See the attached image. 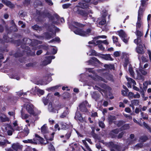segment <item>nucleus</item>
I'll list each match as a JSON object with an SVG mask.
<instances>
[{
	"mask_svg": "<svg viewBox=\"0 0 151 151\" xmlns=\"http://www.w3.org/2000/svg\"><path fill=\"white\" fill-rule=\"evenodd\" d=\"M41 16L43 18L48 17L50 19V21L54 24H57L59 19V16L57 14H55L54 15V16H52L47 11H45L42 13Z\"/></svg>",
	"mask_w": 151,
	"mask_h": 151,
	"instance_id": "obj_1",
	"label": "nucleus"
},
{
	"mask_svg": "<svg viewBox=\"0 0 151 151\" xmlns=\"http://www.w3.org/2000/svg\"><path fill=\"white\" fill-rule=\"evenodd\" d=\"M85 9H86L85 10H82L80 9L79 7H77L76 8V12L77 13L81 15L83 17H87L89 13H93L92 10L89 7H88V8Z\"/></svg>",
	"mask_w": 151,
	"mask_h": 151,
	"instance_id": "obj_2",
	"label": "nucleus"
},
{
	"mask_svg": "<svg viewBox=\"0 0 151 151\" xmlns=\"http://www.w3.org/2000/svg\"><path fill=\"white\" fill-rule=\"evenodd\" d=\"M91 29H88L85 31L82 29H78L74 31V32L76 34L78 35L83 36H86L89 35L91 32Z\"/></svg>",
	"mask_w": 151,
	"mask_h": 151,
	"instance_id": "obj_3",
	"label": "nucleus"
},
{
	"mask_svg": "<svg viewBox=\"0 0 151 151\" xmlns=\"http://www.w3.org/2000/svg\"><path fill=\"white\" fill-rule=\"evenodd\" d=\"M106 145L107 147L110 148H114L116 150L115 151L114 149H111V151H123L122 150V147L121 146L114 145V143L112 142L107 143Z\"/></svg>",
	"mask_w": 151,
	"mask_h": 151,
	"instance_id": "obj_4",
	"label": "nucleus"
},
{
	"mask_svg": "<svg viewBox=\"0 0 151 151\" xmlns=\"http://www.w3.org/2000/svg\"><path fill=\"white\" fill-rule=\"evenodd\" d=\"M80 110L82 112H86L88 111L86 107L88 106V107H91V105H89L86 101L83 102L79 105Z\"/></svg>",
	"mask_w": 151,
	"mask_h": 151,
	"instance_id": "obj_5",
	"label": "nucleus"
},
{
	"mask_svg": "<svg viewBox=\"0 0 151 151\" xmlns=\"http://www.w3.org/2000/svg\"><path fill=\"white\" fill-rule=\"evenodd\" d=\"M136 139L134 138V134H132L130 135L129 137L126 140V144L128 145H130L134 144L136 141Z\"/></svg>",
	"mask_w": 151,
	"mask_h": 151,
	"instance_id": "obj_6",
	"label": "nucleus"
},
{
	"mask_svg": "<svg viewBox=\"0 0 151 151\" xmlns=\"http://www.w3.org/2000/svg\"><path fill=\"white\" fill-rule=\"evenodd\" d=\"M91 0H82V2H80L78 3L79 7L83 9L88 8V3Z\"/></svg>",
	"mask_w": 151,
	"mask_h": 151,
	"instance_id": "obj_7",
	"label": "nucleus"
},
{
	"mask_svg": "<svg viewBox=\"0 0 151 151\" xmlns=\"http://www.w3.org/2000/svg\"><path fill=\"white\" fill-rule=\"evenodd\" d=\"M55 57V56H52L45 57V59L42 63V65H46L51 63V60L54 59Z\"/></svg>",
	"mask_w": 151,
	"mask_h": 151,
	"instance_id": "obj_8",
	"label": "nucleus"
},
{
	"mask_svg": "<svg viewBox=\"0 0 151 151\" xmlns=\"http://www.w3.org/2000/svg\"><path fill=\"white\" fill-rule=\"evenodd\" d=\"M136 74L134 76V78L136 80H141L143 81L145 80V77L141 74L139 70H136Z\"/></svg>",
	"mask_w": 151,
	"mask_h": 151,
	"instance_id": "obj_9",
	"label": "nucleus"
},
{
	"mask_svg": "<svg viewBox=\"0 0 151 151\" xmlns=\"http://www.w3.org/2000/svg\"><path fill=\"white\" fill-rule=\"evenodd\" d=\"M123 56L124 58V66L125 68H127V65L129 63V57L128 55L123 53Z\"/></svg>",
	"mask_w": 151,
	"mask_h": 151,
	"instance_id": "obj_10",
	"label": "nucleus"
},
{
	"mask_svg": "<svg viewBox=\"0 0 151 151\" xmlns=\"http://www.w3.org/2000/svg\"><path fill=\"white\" fill-rule=\"evenodd\" d=\"M34 106L32 105L27 104L26 106V109L28 112L31 114H35L34 111Z\"/></svg>",
	"mask_w": 151,
	"mask_h": 151,
	"instance_id": "obj_11",
	"label": "nucleus"
},
{
	"mask_svg": "<svg viewBox=\"0 0 151 151\" xmlns=\"http://www.w3.org/2000/svg\"><path fill=\"white\" fill-rule=\"evenodd\" d=\"M12 149L16 151L19 150H22V146L19 144V143H14L12 145Z\"/></svg>",
	"mask_w": 151,
	"mask_h": 151,
	"instance_id": "obj_12",
	"label": "nucleus"
},
{
	"mask_svg": "<svg viewBox=\"0 0 151 151\" xmlns=\"http://www.w3.org/2000/svg\"><path fill=\"white\" fill-rule=\"evenodd\" d=\"M41 133L43 134H45L49 133V130L46 124H44L41 128Z\"/></svg>",
	"mask_w": 151,
	"mask_h": 151,
	"instance_id": "obj_13",
	"label": "nucleus"
},
{
	"mask_svg": "<svg viewBox=\"0 0 151 151\" xmlns=\"http://www.w3.org/2000/svg\"><path fill=\"white\" fill-rule=\"evenodd\" d=\"M92 78L95 81H101L105 83H107V81L102 77L98 76L96 75L94 77H92Z\"/></svg>",
	"mask_w": 151,
	"mask_h": 151,
	"instance_id": "obj_14",
	"label": "nucleus"
},
{
	"mask_svg": "<svg viewBox=\"0 0 151 151\" xmlns=\"http://www.w3.org/2000/svg\"><path fill=\"white\" fill-rule=\"evenodd\" d=\"M75 118L76 120H78L81 122H82L83 121V117H82L81 114L78 111L76 112Z\"/></svg>",
	"mask_w": 151,
	"mask_h": 151,
	"instance_id": "obj_15",
	"label": "nucleus"
},
{
	"mask_svg": "<svg viewBox=\"0 0 151 151\" xmlns=\"http://www.w3.org/2000/svg\"><path fill=\"white\" fill-rule=\"evenodd\" d=\"M136 52L139 54H142L144 52L143 47L142 45H139L136 49Z\"/></svg>",
	"mask_w": 151,
	"mask_h": 151,
	"instance_id": "obj_16",
	"label": "nucleus"
},
{
	"mask_svg": "<svg viewBox=\"0 0 151 151\" xmlns=\"http://www.w3.org/2000/svg\"><path fill=\"white\" fill-rule=\"evenodd\" d=\"M0 120L2 122H9V119L5 114H2L0 115Z\"/></svg>",
	"mask_w": 151,
	"mask_h": 151,
	"instance_id": "obj_17",
	"label": "nucleus"
},
{
	"mask_svg": "<svg viewBox=\"0 0 151 151\" xmlns=\"http://www.w3.org/2000/svg\"><path fill=\"white\" fill-rule=\"evenodd\" d=\"M107 13L105 12V14L102 15V19L100 21H99V24L100 25H104L106 23V20L105 19V17L107 15Z\"/></svg>",
	"mask_w": 151,
	"mask_h": 151,
	"instance_id": "obj_18",
	"label": "nucleus"
},
{
	"mask_svg": "<svg viewBox=\"0 0 151 151\" xmlns=\"http://www.w3.org/2000/svg\"><path fill=\"white\" fill-rule=\"evenodd\" d=\"M6 128H9V129L12 130L13 131H14L15 130L20 131L22 129V127H18V126H17L15 127H14V128H13L9 124H7L6 125Z\"/></svg>",
	"mask_w": 151,
	"mask_h": 151,
	"instance_id": "obj_19",
	"label": "nucleus"
},
{
	"mask_svg": "<svg viewBox=\"0 0 151 151\" xmlns=\"http://www.w3.org/2000/svg\"><path fill=\"white\" fill-rule=\"evenodd\" d=\"M36 138H34L33 139H28L23 141V142L25 143H30L32 144H37V141L36 140Z\"/></svg>",
	"mask_w": 151,
	"mask_h": 151,
	"instance_id": "obj_20",
	"label": "nucleus"
},
{
	"mask_svg": "<svg viewBox=\"0 0 151 151\" xmlns=\"http://www.w3.org/2000/svg\"><path fill=\"white\" fill-rule=\"evenodd\" d=\"M142 23L141 19H138L136 24V30H139L142 29Z\"/></svg>",
	"mask_w": 151,
	"mask_h": 151,
	"instance_id": "obj_21",
	"label": "nucleus"
},
{
	"mask_svg": "<svg viewBox=\"0 0 151 151\" xmlns=\"http://www.w3.org/2000/svg\"><path fill=\"white\" fill-rule=\"evenodd\" d=\"M23 42L24 44H28L32 45V40L29 38H24L23 39Z\"/></svg>",
	"mask_w": 151,
	"mask_h": 151,
	"instance_id": "obj_22",
	"label": "nucleus"
},
{
	"mask_svg": "<svg viewBox=\"0 0 151 151\" xmlns=\"http://www.w3.org/2000/svg\"><path fill=\"white\" fill-rule=\"evenodd\" d=\"M96 45H98L99 48L101 50H104L105 48L103 47L102 45L101 40H98L96 41Z\"/></svg>",
	"mask_w": 151,
	"mask_h": 151,
	"instance_id": "obj_23",
	"label": "nucleus"
},
{
	"mask_svg": "<svg viewBox=\"0 0 151 151\" xmlns=\"http://www.w3.org/2000/svg\"><path fill=\"white\" fill-rule=\"evenodd\" d=\"M55 29V32H58L60 31V29L58 28H57L53 25H51L50 26V27H49L48 30L49 31L52 32Z\"/></svg>",
	"mask_w": 151,
	"mask_h": 151,
	"instance_id": "obj_24",
	"label": "nucleus"
},
{
	"mask_svg": "<svg viewBox=\"0 0 151 151\" xmlns=\"http://www.w3.org/2000/svg\"><path fill=\"white\" fill-rule=\"evenodd\" d=\"M126 78L128 82V83L129 85H130L132 83L134 85H136V84L135 81L132 78H129L127 76H126Z\"/></svg>",
	"mask_w": 151,
	"mask_h": 151,
	"instance_id": "obj_25",
	"label": "nucleus"
},
{
	"mask_svg": "<svg viewBox=\"0 0 151 151\" xmlns=\"http://www.w3.org/2000/svg\"><path fill=\"white\" fill-rule=\"evenodd\" d=\"M22 130V132L24 133L26 136L27 135L29 132V129L26 125L24 127V129Z\"/></svg>",
	"mask_w": 151,
	"mask_h": 151,
	"instance_id": "obj_26",
	"label": "nucleus"
},
{
	"mask_svg": "<svg viewBox=\"0 0 151 151\" xmlns=\"http://www.w3.org/2000/svg\"><path fill=\"white\" fill-rule=\"evenodd\" d=\"M102 58L106 60H113V59L111 58L110 54H106L103 55L102 57Z\"/></svg>",
	"mask_w": 151,
	"mask_h": 151,
	"instance_id": "obj_27",
	"label": "nucleus"
},
{
	"mask_svg": "<svg viewBox=\"0 0 151 151\" xmlns=\"http://www.w3.org/2000/svg\"><path fill=\"white\" fill-rule=\"evenodd\" d=\"M140 72L141 73L143 76H146L147 74V72L142 68V67L139 68V69Z\"/></svg>",
	"mask_w": 151,
	"mask_h": 151,
	"instance_id": "obj_28",
	"label": "nucleus"
},
{
	"mask_svg": "<svg viewBox=\"0 0 151 151\" xmlns=\"http://www.w3.org/2000/svg\"><path fill=\"white\" fill-rule=\"evenodd\" d=\"M35 137H36L35 138H36V140H38L39 142L41 144H46L47 143V142H46V143L44 142L43 139L40 136H39L38 135L36 134L35 135Z\"/></svg>",
	"mask_w": 151,
	"mask_h": 151,
	"instance_id": "obj_29",
	"label": "nucleus"
},
{
	"mask_svg": "<svg viewBox=\"0 0 151 151\" xmlns=\"http://www.w3.org/2000/svg\"><path fill=\"white\" fill-rule=\"evenodd\" d=\"M134 42L138 45H142V41L140 37H138L137 39H135Z\"/></svg>",
	"mask_w": 151,
	"mask_h": 151,
	"instance_id": "obj_30",
	"label": "nucleus"
},
{
	"mask_svg": "<svg viewBox=\"0 0 151 151\" xmlns=\"http://www.w3.org/2000/svg\"><path fill=\"white\" fill-rule=\"evenodd\" d=\"M105 77L107 80L111 81L113 82L114 81L113 76L111 74L107 73L105 76Z\"/></svg>",
	"mask_w": 151,
	"mask_h": 151,
	"instance_id": "obj_31",
	"label": "nucleus"
},
{
	"mask_svg": "<svg viewBox=\"0 0 151 151\" xmlns=\"http://www.w3.org/2000/svg\"><path fill=\"white\" fill-rule=\"evenodd\" d=\"M143 146V145L142 143H139L134 146L133 147L134 149L138 150L140 148H142Z\"/></svg>",
	"mask_w": 151,
	"mask_h": 151,
	"instance_id": "obj_32",
	"label": "nucleus"
},
{
	"mask_svg": "<svg viewBox=\"0 0 151 151\" xmlns=\"http://www.w3.org/2000/svg\"><path fill=\"white\" fill-rule=\"evenodd\" d=\"M118 34L122 38H124L127 36V35L125 34V32L122 30H121L118 32Z\"/></svg>",
	"mask_w": 151,
	"mask_h": 151,
	"instance_id": "obj_33",
	"label": "nucleus"
},
{
	"mask_svg": "<svg viewBox=\"0 0 151 151\" xmlns=\"http://www.w3.org/2000/svg\"><path fill=\"white\" fill-rule=\"evenodd\" d=\"M116 119V117L114 116L109 115L108 116V119L110 123H112L114 120Z\"/></svg>",
	"mask_w": 151,
	"mask_h": 151,
	"instance_id": "obj_34",
	"label": "nucleus"
},
{
	"mask_svg": "<svg viewBox=\"0 0 151 151\" xmlns=\"http://www.w3.org/2000/svg\"><path fill=\"white\" fill-rule=\"evenodd\" d=\"M147 137L146 136H141L139 139V141L141 142H144L148 139Z\"/></svg>",
	"mask_w": 151,
	"mask_h": 151,
	"instance_id": "obj_35",
	"label": "nucleus"
},
{
	"mask_svg": "<svg viewBox=\"0 0 151 151\" xmlns=\"http://www.w3.org/2000/svg\"><path fill=\"white\" fill-rule=\"evenodd\" d=\"M129 70L131 76L134 78V76H135V74L133 70V68L131 67H129Z\"/></svg>",
	"mask_w": 151,
	"mask_h": 151,
	"instance_id": "obj_36",
	"label": "nucleus"
},
{
	"mask_svg": "<svg viewBox=\"0 0 151 151\" xmlns=\"http://www.w3.org/2000/svg\"><path fill=\"white\" fill-rule=\"evenodd\" d=\"M7 144H10V142L7 139H4L3 142L0 141V146H6Z\"/></svg>",
	"mask_w": 151,
	"mask_h": 151,
	"instance_id": "obj_37",
	"label": "nucleus"
},
{
	"mask_svg": "<svg viewBox=\"0 0 151 151\" xmlns=\"http://www.w3.org/2000/svg\"><path fill=\"white\" fill-rule=\"evenodd\" d=\"M0 89L4 92H7L9 90V88L7 87H3V86H0Z\"/></svg>",
	"mask_w": 151,
	"mask_h": 151,
	"instance_id": "obj_38",
	"label": "nucleus"
},
{
	"mask_svg": "<svg viewBox=\"0 0 151 151\" xmlns=\"http://www.w3.org/2000/svg\"><path fill=\"white\" fill-rule=\"evenodd\" d=\"M48 110L50 112H55L56 111V109L54 108L52 104H49L48 106Z\"/></svg>",
	"mask_w": 151,
	"mask_h": 151,
	"instance_id": "obj_39",
	"label": "nucleus"
},
{
	"mask_svg": "<svg viewBox=\"0 0 151 151\" xmlns=\"http://www.w3.org/2000/svg\"><path fill=\"white\" fill-rule=\"evenodd\" d=\"M32 28L34 29L39 31H40L42 30V28L40 27H39L37 25H35L33 26L32 27Z\"/></svg>",
	"mask_w": 151,
	"mask_h": 151,
	"instance_id": "obj_40",
	"label": "nucleus"
},
{
	"mask_svg": "<svg viewBox=\"0 0 151 151\" xmlns=\"http://www.w3.org/2000/svg\"><path fill=\"white\" fill-rule=\"evenodd\" d=\"M29 115L27 114H24L21 112V117L23 119H27L29 117Z\"/></svg>",
	"mask_w": 151,
	"mask_h": 151,
	"instance_id": "obj_41",
	"label": "nucleus"
},
{
	"mask_svg": "<svg viewBox=\"0 0 151 151\" xmlns=\"http://www.w3.org/2000/svg\"><path fill=\"white\" fill-rule=\"evenodd\" d=\"M37 91V95L39 96L43 95L44 93V91L43 90L40 89H38Z\"/></svg>",
	"mask_w": 151,
	"mask_h": 151,
	"instance_id": "obj_42",
	"label": "nucleus"
},
{
	"mask_svg": "<svg viewBox=\"0 0 151 151\" xmlns=\"http://www.w3.org/2000/svg\"><path fill=\"white\" fill-rule=\"evenodd\" d=\"M136 34L138 37H141L143 35L142 32L139 31V30H136Z\"/></svg>",
	"mask_w": 151,
	"mask_h": 151,
	"instance_id": "obj_43",
	"label": "nucleus"
},
{
	"mask_svg": "<svg viewBox=\"0 0 151 151\" xmlns=\"http://www.w3.org/2000/svg\"><path fill=\"white\" fill-rule=\"evenodd\" d=\"M63 96L64 99H66L70 97V94L68 92H66L63 94Z\"/></svg>",
	"mask_w": 151,
	"mask_h": 151,
	"instance_id": "obj_44",
	"label": "nucleus"
},
{
	"mask_svg": "<svg viewBox=\"0 0 151 151\" xmlns=\"http://www.w3.org/2000/svg\"><path fill=\"white\" fill-rule=\"evenodd\" d=\"M55 134V132H53L52 134H51V135L52 136V137H51V138H49V137H47L46 136V135H45L44 136H45V138L47 140H49L50 141H52L53 139V137H54V135Z\"/></svg>",
	"mask_w": 151,
	"mask_h": 151,
	"instance_id": "obj_45",
	"label": "nucleus"
},
{
	"mask_svg": "<svg viewBox=\"0 0 151 151\" xmlns=\"http://www.w3.org/2000/svg\"><path fill=\"white\" fill-rule=\"evenodd\" d=\"M143 125L144 126L147 128L150 132H151V127L145 122H143Z\"/></svg>",
	"mask_w": 151,
	"mask_h": 151,
	"instance_id": "obj_46",
	"label": "nucleus"
},
{
	"mask_svg": "<svg viewBox=\"0 0 151 151\" xmlns=\"http://www.w3.org/2000/svg\"><path fill=\"white\" fill-rule=\"evenodd\" d=\"M6 5L11 8H13L14 6V4H12L11 2L8 1L7 3H6Z\"/></svg>",
	"mask_w": 151,
	"mask_h": 151,
	"instance_id": "obj_47",
	"label": "nucleus"
},
{
	"mask_svg": "<svg viewBox=\"0 0 151 151\" xmlns=\"http://www.w3.org/2000/svg\"><path fill=\"white\" fill-rule=\"evenodd\" d=\"M142 14V11L141 9H139L138 11V19H141V17Z\"/></svg>",
	"mask_w": 151,
	"mask_h": 151,
	"instance_id": "obj_48",
	"label": "nucleus"
},
{
	"mask_svg": "<svg viewBox=\"0 0 151 151\" xmlns=\"http://www.w3.org/2000/svg\"><path fill=\"white\" fill-rule=\"evenodd\" d=\"M132 104L133 105L137 106L139 105V101L137 100H134L131 101Z\"/></svg>",
	"mask_w": 151,
	"mask_h": 151,
	"instance_id": "obj_49",
	"label": "nucleus"
},
{
	"mask_svg": "<svg viewBox=\"0 0 151 151\" xmlns=\"http://www.w3.org/2000/svg\"><path fill=\"white\" fill-rule=\"evenodd\" d=\"M59 86H54L52 87H51L49 88H48V90L49 91H53L57 89L59 87Z\"/></svg>",
	"mask_w": 151,
	"mask_h": 151,
	"instance_id": "obj_50",
	"label": "nucleus"
},
{
	"mask_svg": "<svg viewBox=\"0 0 151 151\" xmlns=\"http://www.w3.org/2000/svg\"><path fill=\"white\" fill-rule=\"evenodd\" d=\"M11 30H12V31L14 32L17 31L18 30V29L17 27V26L16 25H12V26L10 27Z\"/></svg>",
	"mask_w": 151,
	"mask_h": 151,
	"instance_id": "obj_51",
	"label": "nucleus"
},
{
	"mask_svg": "<svg viewBox=\"0 0 151 151\" xmlns=\"http://www.w3.org/2000/svg\"><path fill=\"white\" fill-rule=\"evenodd\" d=\"M94 88L95 89H97L100 92H101L102 94L103 95V93H102V92H104V90L102 89H101L100 88L98 87L97 86H95L94 87Z\"/></svg>",
	"mask_w": 151,
	"mask_h": 151,
	"instance_id": "obj_52",
	"label": "nucleus"
},
{
	"mask_svg": "<svg viewBox=\"0 0 151 151\" xmlns=\"http://www.w3.org/2000/svg\"><path fill=\"white\" fill-rule=\"evenodd\" d=\"M122 40L123 41V42L126 44H127L128 43L129 40V38L127 36L125 37H124V38H122Z\"/></svg>",
	"mask_w": 151,
	"mask_h": 151,
	"instance_id": "obj_53",
	"label": "nucleus"
},
{
	"mask_svg": "<svg viewBox=\"0 0 151 151\" xmlns=\"http://www.w3.org/2000/svg\"><path fill=\"white\" fill-rule=\"evenodd\" d=\"M99 125L100 127L102 128H104L105 127V125L104 123L101 121H99Z\"/></svg>",
	"mask_w": 151,
	"mask_h": 151,
	"instance_id": "obj_54",
	"label": "nucleus"
},
{
	"mask_svg": "<svg viewBox=\"0 0 151 151\" xmlns=\"http://www.w3.org/2000/svg\"><path fill=\"white\" fill-rule=\"evenodd\" d=\"M71 4L70 3H68L63 4L62 5V7L63 9H67L70 6H71Z\"/></svg>",
	"mask_w": 151,
	"mask_h": 151,
	"instance_id": "obj_55",
	"label": "nucleus"
},
{
	"mask_svg": "<svg viewBox=\"0 0 151 151\" xmlns=\"http://www.w3.org/2000/svg\"><path fill=\"white\" fill-rule=\"evenodd\" d=\"M45 37L47 39H50L52 37V34L48 33H46L44 34Z\"/></svg>",
	"mask_w": 151,
	"mask_h": 151,
	"instance_id": "obj_56",
	"label": "nucleus"
},
{
	"mask_svg": "<svg viewBox=\"0 0 151 151\" xmlns=\"http://www.w3.org/2000/svg\"><path fill=\"white\" fill-rule=\"evenodd\" d=\"M106 38H107V37L105 35H101V36H99L97 37H95L93 38V39H96V40H98L99 38L106 39Z\"/></svg>",
	"mask_w": 151,
	"mask_h": 151,
	"instance_id": "obj_57",
	"label": "nucleus"
},
{
	"mask_svg": "<svg viewBox=\"0 0 151 151\" xmlns=\"http://www.w3.org/2000/svg\"><path fill=\"white\" fill-rule=\"evenodd\" d=\"M92 96L94 99L96 100L98 97V95L95 92H93L92 94Z\"/></svg>",
	"mask_w": 151,
	"mask_h": 151,
	"instance_id": "obj_58",
	"label": "nucleus"
},
{
	"mask_svg": "<svg viewBox=\"0 0 151 151\" xmlns=\"http://www.w3.org/2000/svg\"><path fill=\"white\" fill-rule=\"evenodd\" d=\"M119 129H117L114 130H112L111 131V134H117L119 132Z\"/></svg>",
	"mask_w": 151,
	"mask_h": 151,
	"instance_id": "obj_59",
	"label": "nucleus"
},
{
	"mask_svg": "<svg viewBox=\"0 0 151 151\" xmlns=\"http://www.w3.org/2000/svg\"><path fill=\"white\" fill-rule=\"evenodd\" d=\"M104 66L106 68L110 69H112L114 68V66L111 65L105 64L104 65Z\"/></svg>",
	"mask_w": 151,
	"mask_h": 151,
	"instance_id": "obj_60",
	"label": "nucleus"
},
{
	"mask_svg": "<svg viewBox=\"0 0 151 151\" xmlns=\"http://www.w3.org/2000/svg\"><path fill=\"white\" fill-rule=\"evenodd\" d=\"M49 149L50 151H55V148L53 145L52 144H50L49 147Z\"/></svg>",
	"mask_w": 151,
	"mask_h": 151,
	"instance_id": "obj_61",
	"label": "nucleus"
},
{
	"mask_svg": "<svg viewBox=\"0 0 151 151\" xmlns=\"http://www.w3.org/2000/svg\"><path fill=\"white\" fill-rule=\"evenodd\" d=\"M71 135V132L70 131L68 132L66 134L65 137H66L67 139H69Z\"/></svg>",
	"mask_w": 151,
	"mask_h": 151,
	"instance_id": "obj_62",
	"label": "nucleus"
},
{
	"mask_svg": "<svg viewBox=\"0 0 151 151\" xmlns=\"http://www.w3.org/2000/svg\"><path fill=\"white\" fill-rule=\"evenodd\" d=\"M125 133V132H124L123 131L121 133H120L117 136V137L118 138L120 139L122 138Z\"/></svg>",
	"mask_w": 151,
	"mask_h": 151,
	"instance_id": "obj_63",
	"label": "nucleus"
},
{
	"mask_svg": "<svg viewBox=\"0 0 151 151\" xmlns=\"http://www.w3.org/2000/svg\"><path fill=\"white\" fill-rule=\"evenodd\" d=\"M3 38L6 42H8L10 41V39L8 38L7 36L6 35H4L3 37Z\"/></svg>",
	"mask_w": 151,
	"mask_h": 151,
	"instance_id": "obj_64",
	"label": "nucleus"
}]
</instances>
